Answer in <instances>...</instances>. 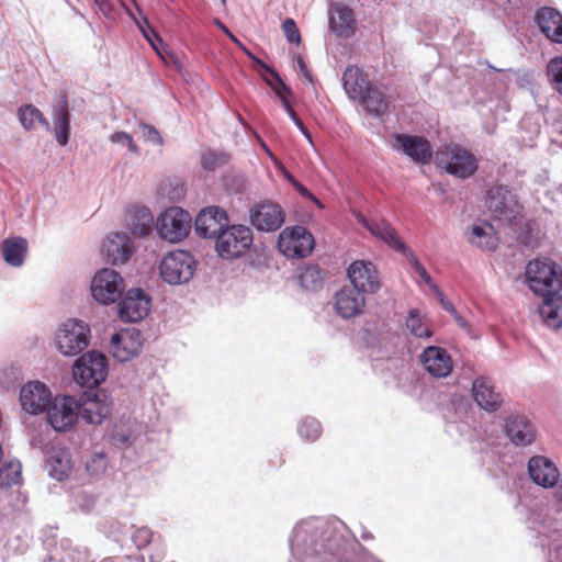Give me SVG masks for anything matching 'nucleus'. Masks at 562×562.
Returning <instances> with one entry per match:
<instances>
[{
    "label": "nucleus",
    "mask_w": 562,
    "mask_h": 562,
    "mask_svg": "<svg viewBox=\"0 0 562 562\" xmlns=\"http://www.w3.org/2000/svg\"><path fill=\"white\" fill-rule=\"evenodd\" d=\"M340 537L330 522L312 518L297 524L290 541L289 562H334L339 553Z\"/></svg>",
    "instance_id": "f257e3e1"
},
{
    "label": "nucleus",
    "mask_w": 562,
    "mask_h": 562,
    "mask_svg": "<svg viewBox=\"0 0 562 562\" xmlns=\"http://www.w3.org/2000/svg\"><path fill=\"white\" fill-rule=\"evenodd\" d=\"M525 274L528 286L536 294L547 296L562 290V268L551 259L529 261Z\"/></svg>",
    "instance_id": "f03ea898"
},
{
    "label": "nucleus",
    "mask_w": 562,
    "mask_h": 562,
    "mask_svg": "<svg viewBox=\"0 0 562 562\" xmlns=\"http://www.w3.org/2000/svg\"><path fill=\"white\" fill-rule=\"evenodd\" d=\"M485 206L492 218L502 225L515 223L522 212L518 196L506 186L497 184L488 189L485 196Z\"/></svg>",
    "instance_id": "7ed1b4c3"
},
{
    "label": "nucleus",
    "mask_w": 562,
    "mask_h": 562,
    "mask_svg": "<svg viewBox=\"0 0 562 562\" xmlns=\"http://www.w3.org/2000/svg\"><path fill=\"white\" fill-rule=\"evenodd\" d=\"M89 340V325L83 321L75 318L67 319L60 324L55 334V346L66 357L79 355L88 347Z\"/></svg>",
    "instance_id": "20e7f679"
},
{
    "label": "nucleus",
    "mask_w": 562,
    "mask_h": 562,
    "mask_svg": "<svg viewBox=\"0 0 562 562\" xmlns=\"http://www.w3.org/2000/svg\"><path fill=\"white\" fill-rule=\"evenodd\" d=\"M109 372L106 357L98 351L81 355L74 364V380L81 386L93 389L105 381Z\"/></svg>",
    "instance_id": "39448f33"
},
{
    "label": "nucleus",
    "mask_w": 562,
    "mask_h": 562,
    "mask_svg": "<svg viewBox=\"0 0 562 562\" xmlns=\"http://www.w3.org/2000/svg\"><path fill=\"white\" fill-rule=\"evenodd\" d=\"M254 243L251 229L245 225L226 226L215 240V250L223 259L244 256Z\"/></svg>",
    "instance_id": "423d86ee"
},
{
    "label": "nucleus",
    "mask_w": 562,
    "mask_h": 562,
    "mask_svg": "<svg viewBox=\"0 0 562 562\" xmlns=\"http://www.w3.org/2000/svg\"><path fill=\"white\" fill-rule=\"evenodd\" d=\"M438 164L446 171L461 179L470 178L477 170V159L465 148L449 144L440 147L436 153Z\"/></svg>",
    "instance_id": "0eeeda50"
},
{
    "label": "nucleus",
    "mask_w": 562,
    "mask_h": 562,
    "mask_svg": "<svg viewBox=\"0 0 562 562\" xmlns=\"http://www.w3.org/2000/svg\"><path fill=\"white\" fill-rule=\"evenodd\" d=\"M191 215L178 206L166 209L156 220L158 236L171 244L183 240L191 231Z\"/></svg>",
    "instance_id": "6e6552de"
},
{
    "label": "nucleus",
    "mask_w": 562,
    "mask_h": 562,
    "mask_svg": "<svg viewBox=\"0 0 562 562\" xmlns=\"http://www.w3.org/2000/svg\"><path fill=\"white\" fill-rule=\"evenodd\" d=\"M195 271V261L190 252L175 250L168 252L159 263L160 278L168 284L179 285L189 282Z\"/></svg>",
    "instance_id": "1a4fd4ad"
},
{
    "label": "nucleus",
    "mask_w": 562,
    "mask_h": 562,
    "mask_svg": "<svg viewBox=\"0 0 562 562\" xmlns=\"http://www.w3.org/2000/svg\"><path fill=\"white\" fill-rule=\"evenodd\" d=\"M314 246V237L304 226L285 227L279 234L278 248L288 258H305Z\"/></svg>",
    "instance_id": "9d476101"
},
{
    "label": "nucleus",
    "mask_w": 562,
    "mask_h": 562,
    "mask_svg": "<svg viewBox=\"0 0 562 562\" xmlns=\"http://www.w3.org/2000/svg\"><path fill=\"white\" fill-rule=\"evenodd\" d=\"M124 280L119 272L104 268L95 272L91 281L92 297L103 305L115 303L123 293Z\"/></svg>",
    "instance_id": "9b49d317"
},
{
    "label": "nucleus",
    "mask_w": 562,
    "mask_h": 562,
    "mask_svg": "<svg viewBox=\"0 0 562 562\" xmlns=\"http://www.w3.org/2000/svg\"><path fill=\"white\" fill-rule=\"evenodd\" d=\"M143 344L144 339L138 329L124 328L111 336L108 349L115 360L126 362L140 355Z\"/></svg>",
    "instance_id": "f8f14e48"
},
{
    "label": "nucleus",
    "mask_w": 562,
    "mask_h": 562,
    "mask_svg": "<svg viewBox=\"0 0 562 562\" xmlns=\"http://www.w3.org/2000/svg\"><path fill=\"white\" fill-rule=\"evenodd\" d=\"M79 403L72 396H56L45 409L47 422L56 431H66L78 420Z\"/></svg>",
    "instance_id": "ddd939ff"
},
{
    "label": "nucleus",
    "mask_w": 562,
    "mask_h": 562,
    "mask_svg": "<svg viewBox=\"0 0 562 562\" xmlns=\"http://www.w3.org/2000/svg\"><path fill=\"white\" fill-rule=\"evenodd\" d=\"M151 297L139 288L130 289L119 303V316L123 322L137 323L150 312Z\"/></svg>",
    "instance_id": "4468645a"
},
{
    "label": "nucleus",
    "mask_w": 562,
    "mask_h": 562,
    "mask_svg": "<svg viewBox=\"0 0 562 562\" xmlns=\"http://www.w3.org/2000/svg\"><path fill=\"white\" fill-rule=\"evenodd\" d=\"M284 221L282 207L273 202L258 203L249 210V222L259 232H276Z\"/></svg>",
    "instance_id": "2eb2a0df"
},
{
    "label": "nucleus",
    "mask_w": 562,
    "mask_h": 562,
    "mask_svg": "<svg viewBox=\"0 0 562 562\" xmlns=\"http://www.w3.org/2000/svg\"><path fill=\"white\" fill-rule=\"evenodd\" d=\"M347 274L352 284L351 288L363 294L376 293L381 288L379 272L371 261L356 260L351 262Z\"/></svg>",
    "instance_id": "dca6fc26"
},
{
    "label": "nucleus",
    "mask_w": 562,
    "mask_h": 562,
    "mask_svg": "<svg viewBox=\"0 0 562 562\" xmlns=\"http://www.w3.org/2000/svg\"><path fill=\"white\" fill-rule=\"evenodd\" d=\"M52 398L49 387L40 381H29L20 390L21 407L31 415L44 413Z\"/></svg>",
    "instance_id": "f3484780"
},
{
    "label": "nucleus",
    "mask_w": 562,
    "mask_h": 562,
    "mask_svg": "<svg viewBox=\"0 0 562 562\" xmlns=\"http://www.w3.org/2000/svg\"><path fill=\"white\" fill-rule=\"evenodd\" d=\"M78 403V417L86 423L99 425L110 414L111 401L103 392L85 393Z\"/></svg>",
    "instance_id": "a211bd4d"
},
{
    "label": "nucleus",
    "mask_w": 562,
    "mask_h": 562,
    "mask_svg": "<svg viewBox=\"0 0 562 562\" xmlns=\"http://www.w3.org/2000/svg\"><path fill=\"white\" fill-rule=\"evenodd\" d=\"M228 216L225 210L218 206H207L195 217V233L202 238H217L228 225Z\"/></svg>",
    "instance_id": "6ab92c4d"
},
{
    "label": "nucleus",
    "mask_w": 562,
    "mask_h": 562,
    "mask_svg": "<svg viewBox=\"0 0 562 562\" xmlns=\"http://www.w3.org/2000/svg\"><path fill=\"white\" fill-rule=\"evenodd\" d=\"M336 314L344 319L361 315L366 307L364 294L351 286H344L333 297Z\"/></svg>",
    "instance_id": "aec40b11"
},
{
    "label": "nucleus",
    "mask_w": 562,
    "mask_h": 562,
    "mask_svg": "<svg viewBox=\"0 0 562 562\" xmlns=\"http://www.w3.org/2000/svg\"><path fill=\"white\" fill-rule=\"evenodd\" d=\"M419 361L425 371L436 379H443L450 375L453 369V361L448 351L438 346H428L419 356Z\"/></svg>",
    "instance_id": "412c9836"
},
{
    "label": "nucleus",
    "mask_w": 562,
    "mask_h": 562,
    "mask_svg": "<svg viewBox=\"0 0 562 562\" xmlns=\"http://www.w3.org/2000/svg\"><path fill=\"white\" fill-rule=\"evenodd\" d=\"M393 148L402 151L417 164H427L432 157V148L429 142L420 136L396 134Z\"/></svg>",
    "instance_id": "4be33fe9"
},
{
    "label": "nucleus",
    "mask_w": 562,
    "mask_h": 562,
    "mask_svg": "<svg viewBox=\"0 0 562 562\" xmlns=\"http://www.w3.org/2000/svg\"><path fill=\"white\" fill-rule=\"evenodd\" d=\"M358 223L364 226L374 237L381 239L392 249L406 254L408 247L400 239L394 227L385 220H368L362 214H356Z\"/></svg>",
    "instance_id": "5701e85b"
},
{
    "label": "nucleus",
    "mask_w": 562,
    "mask_h": 562,
    "mask_svg": "<svg viewBox=\"0 0 562 562\" xmlns=\"http://www.w3.org/2000/svg\"><path fill=\"white\" fill-rule=\"evenodd\" d=\"M528 474L533 483L544 488L555 486L560 477L554 462L543 456H535L529 459Z\"/></svg>",
    "instance_id": "b1692460"
},
{
    "label": "nucleus",
    "mask_w": 562,
    "mask_h": 562,
    "mask_svg": "<svg viewBox=\"0 0 562 562\" xmlns=\"http://www.w3.org/2000/svg\"><path fill=\"white\" fill-rule=\"evenodd\" d=\"M505 434L515 446L526 447L536 439V429L532 423L520 414H512L505 420Z\"/></svg>",
    "instance_id": "393cba45"
},
{
    "label": "nucleus",
    "mask_w": 562,
    "mask_h": 562,
    "mask_svg": "<svg viewBox=\"0 0 562 562\" xmlns=\"http://www.w3.org/2000/svg\"><path fill=\"white\" fill-rule=\"evenodd\" d=\"M133 251V240L126 233H113L102 244L103 255L113 265L126 262Z\"/></svg>",
    "instance_id": "a878e982"
},
{
    "label": "nucleus",
    "mask_w": 562,
    "mask_h": 562,
    "mask_svg": "<svg viewBox=\"0 0 562 562\" xmlns=\"http://www.w3.org/2000/svg\"><path fill=\"white\" fill-rule=\"evenodd\" d=\"M536 23L548 40L562 44V13L554 8L543 7L536 12Z\"/></svg>",
    "instance_id": "bb28decb"
},
{
    "label": "nucleus",
    "mask_w": 562,
    "mask_h": 562,
    "mask_svg": "<svg viewBox=\"0 0 562 562\" xmlns=\"http://www.w3.org/2000/svg\"><path fill=\"white\" fill-rule=\"evenodd\" d=\"M472 392L476 404L487 412H495L502 405L503 398L501 393L495 391L492 382L484 376L474 380Z\"/></svg>",
    "instance_id": "cd10ccee"
},
{
    "label": "nucleus",
    "mask_w": 562,
    "mask_h": 562,
    "mask_svg": "<svg viewBox=\"0 0 562 562\" xmlns=\"http://www.w3.org/2000/svg\"><path fill=\"white\" fill-rule=\"evenodd\" d=\"M538 314L547 327L562 328V295L557 293L543 296L542 303L538 306Z\"/></svg>",
    "instance_id": "c85d7f7f"
},
{
    "label": "nucleus",
    "mask_w": 562,
    "mask_h": 562,
    "mask_svg": "<svg viewBox=\"0 0 562 562\" xmlns=\"http://www.w3.org/2000/svg\"><path fill=\"white\" fill-rule=\"evenodd\" d=\"M346 93L352 100H358L371 87L367 76L356 66H349L342 74Z\"/></svg>",
    "instance_id": "c756f323"
},
{
    "label": "nucleus",
    "mask_w": 562,
    "mask_h": 562,
    "mask_svg": "<svg viewBox=\"0 0 562 562\" xmlns=\"http://www.w3.org/2000/svg\"><path fill=\"white\" fill-rule=\"evenodd\" d=\"M128 226L133 235L148 236L154 227V216L148 207L136 205L128 211Z\"/></svg>",
    "instance_id": "7c9ffc66"
},
{
    "label": "nucleus",
    "mask_w": 562,
    "mask_h": 562,
    "mask_svg": "<svg viewBox=\"0 0 562 562\" xmlns=\"http://www.w3.org/2000/svg\"><path fill=\"white\" fill-rule=\"evenodd\" d=\"M27 240L23 237H9L2 241V256L12 267H21L27 252Z\"/></svg>",
    "instance_id": "2f4dec72"
},
{
    "label": "nucleus",
    "mask_w": 562,
    "mask_h": 562,
    "mask_svg": "<svg viewBox=\"0 0 562 562\" xmlns=\"http://www.w3.org/2000/svg\"><path fill=\"white\" fill-rule=\"evenodd\" d=\"M358 100L368 113L375 116H381L389 110V101L376 87L371 86Z\"/></svg>",
    "instance_id": "473e14b6"
},
{
    "label": "nucleus",
    "mask_w": 562,
    "mask_h": 562,
    "mask_svg": "<svg viewBox=\"0 0 562 562\" xmlns=\"http://www.w3.org/2000/svg\"><path fill=\"white\" fill-rule=\"evenodd\" d=\"M329 26L338 35L349 37L355 29L352 11L347 7H337L329 19Z\"/></svg>",
    "instance_id": "72a5a7b5"
},
{
    "label": "nucleus",
    "mask_w": 562,
    "mask_h": 562,
    "mask_svg": "<svg viewBox=\"0 0 562 562\" xmlns=\"http://www.w3.org/2000/svg\"><path fill=\"white\" fill-rule=\"evenodd\" d=\"M46 467L49 475L57 480H65L71 470L69 453L65 450H56L47 458Z\"/></svg>",
    "instance_id": "f704fd0d"
},
{
    "label": "nucleus",
    "mask_w": 562,
    "mask_h": 562,
    "mask_svg": "<svg viewBox=\"0 0 562 562\" xmlns=\"http://www.w3.org/2000/svg\"><path fill=\"white\" fill-rule=\"evenodd\" d=\"M469 240L472 245L487 250H494L498 244V238L490 224H474Z\"/></svg>",
    "instance_id": "c9c22d12"
},
{
    "label": "nucleus",
    "mask_w": 562,
    "mask_h": 562,
    "mask_svg": "<svg viewBox=\"0 0 562 562\" xmlns=\"http://www.w3.org/2000/svg\"><path fill=\"white\" fill-rule=\"evenodd\" d=\"M56 125L55 138L60 146H66L69 139L70 119L66 100H61L54 111Z\"/></svg>",
    "instance_id": "e433bc0d"
},
{
    "label": "nucleus",
    "mask_w": 562,
    "mask_h": 562,
    "mask_svg": "<svg viewBox=\"0 0 562 562\" xmlns=\"http://www.w3.org/2000/svg\"><path fill=\"white\" fill-rule=\"evenodd\" d=\"M19 119L25 130H32L35 123H40L46 131H50L49 122L43 113L32 104H27L19 110Z\"/></svg>",
    "instance_id": "4c0bfd02"
},
{
    "label": "nucleus",
    "mask_w": 562,
    "mask_h": 562,
    "mask_svg": "<svg viewBox=\"0 0 562 562\" xmlns=\"http://www.w3.org/2000/svg\"><path fill=\"white\" fill-rule=\"evenodd\" d=\"M406 327L417 338H429L432 334L428 321L417 310L409 311Z\"/></svg>",
    "instance_id": "58836bf2"
},
{
    "label": "nucleus",
    "mask_w": 562,
    "mask_h": 562,
    "mask_svg": "<svg viewBox=\"0 0 562 562\" xmlns=\"http://www.w3.org/2000/svg\"><path fill=\"white\" fill-rule=\"evenodd\" d=\"M323 279L324 276L318 266H307L299 277L301 286L307 291H317L321 289Z\"/></svg>",
    "instance_id": "ea45409f"
},
{
    "label": "nucleus",
    "mask_w": 562,
    "mask_h": 562,
    "mask_svg": "<svg viewBox=\"0 0 562 562\" xmlns=\"http://www.w3.org/2000/svg\"><path fill=\"white\" fill-rule=\"evenodd\" d=\"M269 75H271L272 80L266 78V82L271 87L276 95L280 99V101L286 100L289 95H291V89L282 81L281 77L269 66H267L261 60H256Z\"/></svg>",
    "instance_id": "a19ab883"
},
{
    "label": "nucleus",
    "mask_w": 562,
    "mask_h": 562,
    "mask_svg": "<svg viewBox=\"0 0 562 562\" xmlns=\"http://www.w3.org/2000/svg\"><path fill=\"white\" fill-rule=\"evenodd\" d=\"M21 477V464L12 460L0 468V485L10 486L16 484Z\"/></svg>",
    "instance_id": "79ce46f5"
},
{
    "label": "nucleus",
    "mask_w": 562,
    "mask_h": 562,
    "mask_svg": "<svg viewBox=\"0 0 562 562\" xmlns=\"http://www.w3.org/2000/svg\"><path fill=\"white\" fill-rule=\"evenodd\" d=\"M406 256L414 269V271L418 274V277L429 286V289L432 291V293L436 296H441V291L438 288V285L432 281L429 273L426 271L425 267L418 261L416 256L408 249L406 254H403Z\"/></svg>",
    "instance_id": "37998d69"
},
{
    "label": "nucleus",
    "mask_w": 562,
    "mask_h": 562,
    "mask_svg": "<svg viewBox=\"0 0 562 562\" xmlns=\"http://www.w3.org/2000/svg\"><path fill=\"white\" fill-rule=\"evenodd\" d=\"M228 161V155L207 150L201 155V165L206 170H215Z\"/></svg>",
    "instance_id": "c03bdc74"
},
{
    "label": "nucleus",
    "mask_w": 562,
    "mask_h": 562,
    "mask_svg": "<svg viewBox=\"0 0 562 562\" xmlns=\"http://www.w3.org/2000/svg\"><path fill=\"white\" fill-rule=\"evenodd\" d=\"M547 71L554 89L562 94V57L551 59L548 64Z\"/></svg>",
    "instance_id": "a18cd8bd"
},
{
    "label": "nucleus",
    "mask_w": 562,
    "mask_h": 562,
    "mask_svg": "<svg viewBox=\"0 0 562 562\" xmlns=\"http://www.w3.org/2000/svg\"><path fill=\"white\" fill-rule=\"evenodd\" d=\"M108 468V458L104 453L92 454L86 463L87 471L94 476L105 472Z\"/></svg>",
    "instance_id": "49530a36"
},
{
    "label": "nucleus",
    "mask_w": 562,
    "mask_h": 562,
    "mask_svg": "<svg viewBox=\"0 0 562 562\" xmlns=\"http://www.w3.org/2000/svg\"><path fill=\"white\" fill-rule=\"evenodd\" d=\"M299 434L303 438L315 440L321 434V425L314 418H305L299 427Z\"/></svg>",
    "instance_id": "de8ad7c7"
},
{
    "label": "nucleus",
    "mask_w": 562,
    "mask_h": 562,
    "mask_svg": "<svg viewBox=\"0 0 562 562\" xmlns=\"http://www.w3.org/2000/svg\"><path fill=\"white\" fill-rule=\"evenodd\" d=\"M110 142L112 144L127 147L128 150L134 155H137L139 153V149H138L137 145L134 143L132 135H130L126 132H123V131L114 132L110 136Z\"/></svg>",
    "instance_id": "09e8293b"
},
{
    "label": "nucleus",
    "mask_w": 562,
    "mask_h": 562,
    "mask_svg": "<svg viewBox=\"0 0 562 562\" xmlns=\"http://www.w3.org/2000/svg\"><path fill=\"white\" fill-rule=\"evenodd\" d=\"M153 535L148 527H137L132 533V540L138 549H142L151 542Z\"/></svg>",
    "instance_id": "8fccbe9b"
},
{
    "label": "nucleus",
    "mask_w": 562,
    "mask_h": 562,
    "mask_svg": "<svg viewBox=\"0 0 562 562\" xmlns=\"http://www.w3.org/2000/svg\"><path fill=\"white\" fill-rule=\"evenodd\" d=\"M139 128L142 132V136L144 137L145 140H147L154 145H162L164 144V139L155 126L142 123V124H139Z\"/></svg>",
    "instance_id": "3c124183"
},
{
    "label": "nucleus",
    "mask_w": 562,
    "mask_h": 562,
    "mask_svg": "<svg viewBox=\"0 0 562 562\" xmlns=\"http://www.w3.org/2000/svg\"><path fill=\"white\" fill-rule=\"evenodd\" d=\"M282 29L286 40L293 44L301 43V35L295 22L292 19H286L282 23Z\"/></svg>",
    "instance_id": "603ef678"
},
{
    "label": "nucleus",
    "mask_w": 562,
    "mask_h": 562,
    "mask_svg": "<svg viewBox=\"0 0 562 562\" xmlns=\"http://www.w3.org/2000/svg\"><path fill=\"white\" fill-rule=\"evenodd\" d=\"M95 496L86 492H79L75 495V503L82 512H90L95 505Z\"/></svg>",
    "instance_id": "864d4df0"
},
{
    "label": "nucleus",
    "mask_w": 562,
    "mask_h": 562,
    "mask_svg": "<svg viewBox=\"0 0 562 562\" xmlns=\"http://www.w3.org/2000/svg\"><path fill=\"white\" fill-rule=\"evenodd\" d=\"M295 188V190L304 198L306 199H310L312 200L314 203H316L319 207H323V205L321 204V202L301 183V182H295V184L293 186Z\"/></svg>",
    "instance_id": "5fc2aeb1"
},
{
    "label": "nucleus",
    "mask_w": 562,
    "mask_h": 562,
    "mask_svg": "<svg viewBox=\"0 0 562 562\" xmlns=\"http://www.w3.org/2000/svg\"><path fill=\"white\" fill-rule=\"evenodd\" d=\"M98 9L106 16L110 18L113 12V7L108 0H93Z\"/></svg>",
    "instance_id": "6e6d98bb"
},
{
    "label": "nucleus",
    "mask_w": 562,
    "mask_h": 562,
    "mask_svg": "<svg viewBox=\"0 0 562 562\" xmlns=\"http://www.w3.org/2000/svg\"><path fill=\"white\" fill-rule=\"evenodd\" d=\"M126 13L135 21V23L137 24V26L142 33H145L147 31L148 26H150L146 16H144L142 20H137L136 16L134 15V13L130 9H126Z\"/></svg>",
    "instance_id": "4d7b16f0"
},
{
    "label": "nucleus",
    "mask_w": 562,
    "mask_h": 562,
    "mask_svg": "<svg viewBox=\"0 0 562 562\" xmlns=\"http://www.w3.org/2000/svg\"><path fill=\"white\" fill-rule=\"evenodd\" d=\"M442 305V307L449 312L450 314H457V310L452 305V303L445 299L443 294L441 293V296H437Z\"/></svg>",
    "instance_id": "13d9d810"
},
{
    "label": "nucleus",
    "mask_w": 562,
    "mask_h": 562,
    "mask_svg": "<svg viewBox=\"0 0 562 562\" xmlns=\"http://www.w3.org/2000/svg\"><path fill=\"white\" fill-rule=\"evenodd\" d=\"M143 35L149 43H153V40L155 38L159 44H161V38L150 26H148L147 31L143 33Z\"/></svg>",
    "instance_id": "bf43d9fd"
},
{
    "label": "nucleus",
    "mask_w": 562,
    "mask_h": 562,
    "mask_svg": "<svg viewBox=\"0 0 562 562\" xmlns=\"http://www.w3.org/2000/svg\"><path fill=\"white\" fill-rule=\"evenodd\" d=\"M297 66H299V68H300V70H301V72L304 75V77H305L307 80L312 81V77H311V75L308 74L307 67H306V65H305V63H304L303 58H302V57H300V56L297 57Z\"/></svg>",
    "instance_id": "052dcab7"
},
{
    "label": "nucleus",
    "mask_w": 562,
    "mask_h": 562,
    "mask_svg": "<svg viewBox=\"0 0 562 562\" xmlns=\"http://www.w3.org/2000/svg\"><path fill=\"white\" fill-rule=\"evenodd\" d=\"M151 47L157 52L159 56H164L162 53L165 50V44L161 41V44H159L155 38L153 40V43H150Z\"/></svg>",
    "instance_id": "680f3d73"
},
{
    "label": "nucleus",
    "mask_w": 562,
    "mask_h": 562,
    "mask_svg": "<svg viewBox=\"0 0 562 562\" xmlns=\"http://www.w3.org/2000/svg\"><path fill=\"white\" fill-rule=\"evenodd\" d=\"M259 142H260V145L262 147V149L267 153V155L276 162L277 166H279V161L278 159L273 156V154L271 153V150L269 149V147L266 145V143L260 138L258 137Z\"/></svg>",
    "instance_id": "e2e57ef3"
},
{
    "label": "nucleus",
    "mask_w": 562,
    "mask_h": 562,
    "mask_svg": "<svg viewBox=\"0 0 562 562\" xmlns=\"http://www.w3.org/2000/svg\"><path fill=\"white\" fill-rule=\"evenodd\" d=\"M280 169L282 170L284 178H285V179H286V180H288L292 186H294V184H295V182H297V180H296V179H295V178H294V177H293L289 171H286V170L284 169V167H283V166H280Z\"/></svg>",
    "instance_id": "0e129e2a"
},
{
    "label": "nucleus",
    "mask_w": 562,
    "mask_h": 562,
    "mask_svg": "<svg viewBox=\"0 0 562 562\" xmlns=\"http://www.w3.org/2000/svg\"><path fill=\"white\" fill-rule=\"evenodd\" d=\"M297 128L303 133V135L307 138V140H308L310 143H312V135H311V133L307 131V128L304 126V124H303V123H300V124L297 125Z\"/></svg>",
    "instance_id": "69168bd1"
},
{
    "label": "nucleus",
    "mask_w": 562,
    "mask_h": 562,
    "mask_svg": "<svg viewBox=\"0 0 562 562\" xmlns=\"http://www.w3.org/2000/svg\"><path fill=\"white\" fill-rule=\"evenodd\" d=\"M282 103V106L283 109L285 110V112L289 114V116H291V113H295V111L293 110V108L291 106L290 102L286 100H283L281 101Z\"/></svg>",
    "instance_id": "338daca9"
},
{
    "label": "nucleus",
    "mask_w": 562,
    "mask_h": 562,
    "mask_svg": "<svg viewBox=\"0 0 562 562\" xmlns=\"http://www.w3.org/2000/svg\"><path fill=\"white\" fill-rule=\"evenodd\" d=\"M555 496L558 498L560 506L562 507V484L558 487Z\"/></svg>",
    "instance_id": "774afa93"
}]
</instances>
